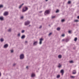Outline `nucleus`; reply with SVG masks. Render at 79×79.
I'll return each instance as SVG.
<instances>
[{
	"mask_svg": "<svg viewBox=\"0 0 79 79\" xmlns=\"http://www.w3.org/2000/svg\"><path fill=\"white\" fill-rule=\"evenodd\" d=\"M28 10V8L27 7H24L22 10V12H24Z\"/></svg>",
	"mask_w": 79,
	"mask_h": 79,
	"instance_id": "obj_1",
	"label": "nucleus"
},
{
	"mask_svg": "<svg viewBox=\"0 0 79 79\" xmlns=\"http://www.w3.org/2000/svg\"><path fill=\"white\" fill-rule=\"evenodd\" d=\"M30 23V22L29 21H27L25 23V25L26 26V25H28Z\"/></svg>",
	"mask_w": 79,
	"mask_h": 79,
	"instance_id": "obj_2",
	"label": "nucleus"
},
{
	"mask_svg": "<svg viewBox=\"0 0 79 79\" xmlns=\"http://www.w3.org/2000/svg\"><path fill=\"white\" fill-rule=\"evenodd\" d=\"M24 58V54H22L20 56V59H23Z\"/></svg>",
	"mask_w": 79,
	"mask_h": 79,
	"instance_id": "obj_3",
	"label": "nucleus"
},
{
	"mask_svg": "<svg viewBox=\"0 0 79 79\" xmlns=\"http://www.w3.org/2000/svg\"><path fill=\"white\" fill-rule=\"evenodd\" d=\"M4 16H7V15H8V12H5L4 14Z\"/></svg>",
	"mask_w": 79,
	"mask_h": 79,
	"instance_id": "obj_4",
	"label": "nucleus"
},
{
	"mask_svg": "<svg viewBox=\"0 0 79 79\" xmlns=\"http://www.w3.org/2000/svg\"><path fill=\"white\" fill-rule=\"evenodd\" d=\"M60 73L62 74V75L63 76L64 74V70H61L60 71Z\"/></svg>",
	"mask_w": 79,
	"mask_h": 79,
	"instance_id": "obj_5",
	"label": "nucleus"
},
{
	"mask_svg": "<svg viewBox=\"0 0 79 79\" xmlns=\"http://www.w3.org/2000/svg\"><path fill=\"white\" fill-rule=\"evenodd\" d=\"M40 44H42V41L43 40V39L41 38L40 40Z\"/></svg>",
	"mask_w": 79,
	"mask_h": 79,
	"instance_id": "obj_6",
	"label": "nucleus"
},
{
	"mask_svg": "<svg viewBox=\"0 0 79 79\" xmlns=\"http://www.w3.org/2000/svg\"><path fill=\"white\" fill-rule=\"evenodd\" d=\"M50 13V11L48 10H47L45 11V13L47 14H48Z\"/></svg>",
	"mask_w": 79,
	"mask_h": 79,
	"instance_id": "obj_7",
	"label": "nucleus"
},
{
	"mask_svg": "<svg viewBox=\"0 0 79 79\" xmlns=\"http://www.w3.org/2000/svg\"><path fill=\"white\" fill-rule=\"evenodd\" d=\"M76 73V70H73V74H75Z\"/></svg>",
	"mask_w": 79,
	"mask_h": 79,
	"instance_id": "obj_8",
	"label": "nucleus"
},
{
	"mask_svg": "<svg viewBox=\"0 0 79 79\" xmlns=\"http://www.w3.org/2000/svg\"><path fill=\"white\" fill-rule=\"evenodd\" d=\"M8 45L7 44H6L4 46V48H6V47H8Z\"/></svg>",
	"mask_w": 79,
	"mask_h": 79,
	"instance_id": "obj_9",
	"label": "nucleus"
},
{
	"mask_svg": "<svg viewBox=\"0 0 79 79\" xmlns=\"http://www.w3.org/2000/svg\"><path fill=\"white\" fill-rule=\"evenodd\" d=\"M0 19L1 20V21L3 20V17H0Z\"/></svg>",
	"mask_w": 79,
	"mask_h": 79,
	"instance_id": "obj_10",
	"label": "nucleus"
},
{
	"mask_svg": "<svg viewBox=\"0 0 79 79\" xmlns=\"http://www.w3.org/2000/svg\"><path fill=\"white\" fill-rule=\"evenodd\" d=\"M37 41H36L34 43V45H37Z\"/></svg>",
	"mask_w": 79,
	"mask_h": 79,
	"instance_id": "obj_11",
	"label": "nucleus"
},
{
	"mask_svg": "<svg viewBox=\"0 0 79 79\" xmlns=\"http://www.w3.org/2000/svg\"><path fill=\"white\" fill-rule=\"evenodd\" d=\"M35 76V74L34 73H33L31 74V77H34Z\"/></svg>",
	"mask_w": 79,
	"mask_h": 79,
	"instance_id": "obj_12",
	"label": "nucleus"
},
{
	"mask_svg": "<svg viewBox=\"0 0 79 79\" xmlns=\"http://www.w3.org/2000/svg\"><path fill=\"white\" fill-rule=\"evenodd\" d=\"M24 38H25V35H23L21 37L22 39H24Z\"/></svg>",
	"mask_w": 79,
	"mask_h": 79,
	"instance_id": "obj_13",
	"label": "nucleus"
},
{
	"mask_svg": "<svg viewBox=\"0 0 79 79\" xmlns=\"http://www.w3.org/2000/svg\"><path fill=\"white\" fill-rule=\"evenodd\" d=\"M23 5H24V4L23 3L22 4V5H20L19 6V8H21V7L22 6H23Z\"/></svg>",
	"mask_w": 79,
	"mask_h": 79,
	"instance_id": "obj_14",
	"label": "nucleus"
},
{
	"mask_svg": "<svg viewBox=\"0 0 79 79\" xmlns=\"http://www.w3.org/2000/svg\"><path fill=\"white\" fill-rule=\"evenodd\" d=\"M60 75H57L56 76L57 78H60Z\"/></svg>",
	"mask_w": 79,
	"mask_h": 79,
	"instance_id": "obj_15",
	"label": "nucleus"
},
{
	"mask_svg": "<svg viewBox=\"0 0 79 79\" xmlns=\"http://www.w3.org/2000/svg\"><path fill=\"white\" fill-rule=\"evenodd\" d=\"M1 42H3V38H1L0 39Z\"/></svg>",
	"mask_w": 79,
	"mask_h": 79,
	"instance_id": "obj_16",
	"label": "nucleus"
},
{
	"mask_svg": "<svg viewBox=\"0 0 79 79\" xmlns=\"http://www.w3.org/2000/svg\"><path fill=\"white\" fill-rule=\"evenodd\" d=\"M57 31H60V27H58L57 28Z\"/></svg>",
	"mask_w": 79,
	"mask_h": 79,
	"instance_id": "obj_17",
	"label": "nucleus"
},
{
	"mask_svg": "<svg viewBox=\"0 0 79 79\" xmlns=\"http://www.w3.org/2000/svg\"><path fill=\"white\" fill-rule=\"evenodd\" d=\"M77 38H75L74 39V41H77Z\"/></svg>",
	"mask_w": 79,
	"mask_h": 79,
	"instance_id": "obj_18",
	"label": "nucleus"
},
{
	"mask_svg": "<svg viewBox=\"0 0 79 79\" xmlns=\"http://www.w3.org/2000/svg\"><path fill=\"white\" fill-rule=\"evenodd\" d=\"M58 57H59V58H61V55H59Z\"/></svg>",
	"mask_w": 79,
	"mask_h": 79,
	"instance_id": "obj_19",
	"label": "nucleus"
},
{
	"mask_svg": "<svg viewBox=\"0 0 79 79\" xmlns=\"http://www.w3.org/2000/svg\"><path fill=\"white\" fill-rule=\"evenodd\" d=\"M61 66V65L60 64H59V65L58 66V67H59V68H60V67Z\"/></svg>",
	"mask_w": 79,
	"mask_h": 79,
	"instance_id": "obj_20",
	"label": "nucleus"
},
{
	"mask_svg": "<svg viewBox=\"0 0 79 79\" xmlns=\"http://www.w3.org/2000/svg\"><path fill=\"white\" fill-rule=\"evenodd\" d=\"M70 63H73V60H71V61H70Z\"/></svg>",
	"mask_w": 79,
	"mask_h": 79,
	"instance_id": "obj_21",
	"label": "nucleus"
},
{
	"mask_svg": "<svg viewBox=\"0 0 79 79\" xmlns=\"http://www.w3.org/2000/svg\"><path fill=\"white\" fill-rule=\"evenodd\" d=\"M3 5H0V8H3Z\"/></svg>",
	"mask_w": 79,
	"mask_h": 79,
	"instance_id": "obj_22",
	"label": "nucleus"
},
{
	"mask_svg": "<svg viewBox=\"0 0 79 79\" xmlns=\"http://www.w3.org/2000/svg\"><path fill=\"white\" fill-rule=\"evenodd\" d=\"M11 29H10L8 30V32H11Z\"/></svg>",
	"mask_w": 79,
	"mask_h": 79,
	"instance_id": "obj_23",
	"label": "nucleus"
},
{
	"mask_svg": "<svg viewBox=\"0 0 79 79\" xmlns=\"http://www.w3.org/2000/svg\"><path fill=\"white\" fill-rule=\"evenodd\" d=\"M55 18V16H52V19H53V18Z\"/></svg>",
	"mask_w": 79,
	"mask_h": 79,
	"instance_id": "obj_24",
	"label": "nucleus"
},
{
	"mask_svg": "<svg viewBox=\"0 0 79 79\" xmlns=\"http://www.w3.org/2000/svg\"><path fill=\"white\" fill-rule=\"evenodd\" d=\"M68 3H69V4H70V3H71V1H69L68 2Z\"/></svg>",
	"mask_w": 79,
	"mask_h": 79,
	"instance_id": "obj_25",
	"label": "nucleus"
},
{
	"mask_svg": "<svg viewBox=\"0 0 79 79\" xmlns=\"http://www.w3.org/2000/svg\"><path fill=\"white\" fill-rule=\"evenodd\" d=\"M24 30H22V33H24Z\"/></svg>",
	"mask_w": 79,
	"mask_h": 79,
	"instance_id": "obj_26",
	"label": "nucleus"
},
{
	"mask_svg": "<svg viewBox=\"0 0 79 79\" xmlns=\"http://www.w3.org/2000/svg\"><path fill=\"white\" fill-rule=\"evenodd\" d=\"M71 77L72 78H74V77H75L73 76H72Z\"/></svg>",
	"mask_w": 79,
	"mask_h": 79,
	"instance_id": "obj_27",
	"label": "nucleus"
},
{
	"mask_svg": "<svg viewBox=\"0 0 79 79\" xmlns=\"http://www.w3.org/2000/svg\"><path fill=\"white\" fill-rule=\"evenodd\" d=\"M59 12V10H57L56 11V13H58Z\"/></svg>",
	"mask_w": 79,
	"mask_h": 79,
	"instance_id": "obj_28",
	"label": "nucleus"
},
{
	"mask_svg": "<svg viewBox=\"0 0 79 79\" xmlns=\"http://www.w3.org/2000/svg\"><path fill=\"white\" fill-rule=\"evenodd\" d=\"M64 19H62L61 20V22H64Z\"/></svg>",
	"mask_w": 79,
	"mask_h": 79,
	"instance_id": "obj_29",
	"label": "nucleus"
},
{
	"mask_svg": "<svg viewBox=\"0 0 79 79\" xmlns=\"http://www.w3.org/2000/svg\"><path fill=\"white\" fill-rule=\"evenodd\" d=\"M75 22H78V20H75Z\"/></svg>",
	"mask_w": 79,
	"mask_h": 79,
	"instance_id": "obj_30",
	"label": "nucleus"
},
{
	"mask_svg": "<svg viewBox=\"0 0 79 79\" xmlns=\"http://www.w3.org/2000/svg\"><path fill=\"white\" fill-rule=\"evenodd\" d=\"M62 37H64V34H63L61 35Z\"/></svg>",
	"mask_w": 79,
	"mask_h": 79,
	"instance_id": "obj_31",
	"label": "nucleus"
},
{
	"mask_svg": "<svg viewBox=\"0 0 79 79\" xmlns=\"http://www.w3.org/2000/svg\"><path fill=\"white\" fill-rule=\"evenodd\" d=\"M52 35V33H50L49 34V35Z\"/></svg>",
	"mask_w": 79,
	"mask_h": 79,
	"instance_id": "obj_32",
	"label": "nucleus"
},
{
	"mask_svg": "<svg viewBox=\"0 0 79 79\" xmlns=\"http://www.w3.org/2000/svg\"><path fill=\"white\" fill-rule=\"evenodd\" d=\"M64 39H63L62 40V42H64Z\"/></svg>",
	"mask_w": 79,
	"mask_h": 79,
	"instance_id": "obj_33",
	"label": "nucleus"
},
{
	"mask_svg": "<svg viewBox=\"0 0 79 79\" xmlns=\"http://www.w3.org/2000/svg\"><path fill=\"white\" fill-rule=\"evenodd\" d=\"M71 31H69V33H71Z\"/></svg>",
	"mask_w": 79,
	"mask_h": 79,
	"instance_id": "obj_34",
	"label": "nucleus"
},
{
	"mask_svg": "<svg viewBox=\"0 0 79 79\" xmlns=\"http://www.w3.org/2000/svg\"><path fill=\"white\" fill-rule=\"evenodd\" d=\"M11 53H13V50H11Z\"/></svg>",
	"mask_w": 79,
	"mask_h": 79,
	"instance_id": "obj_35",
	"label": "nucleus"
},
{
	"mask_svg": "<svg viewBox=\"0 0 79 79\" xmlns=\"http://www.w3.org/2000/svg\"><path fill=\"white\" fill-rule=\"evenodd\" d=\"M18 36H20V34L19 33L18 35Z\"/></svg>",
	"mask_w": 79,
	"mask_h": 79,
	"instance_id": "obj_36",
	"label": "nucleus"
},
{
	"mask_svg": "<svg viewBox=\"0 0 79 79\" xmlns=\"http://www.w3.org/2000/svg\"><path fill=\"white\" fill-rule=\"evenodd\" d=\"M23 16L21 17V19H23Z\"/></svg>",
	"mask_w": 79,
	"mask_h": 79,
	"instance_id": "obj_37",
	"label": "nucleus"
},
{
	"mask_svg": "<svg viewBox=\"0 0 79 79\" xmlns=\"http://www.w3.org/2000/svg\"><path fill=\"white\" fill-rule=\"evenodd\" d=\"M16 64H13V66H15V65Z\"/></svg>",
	"mask_w": 79,
	"mask_h": 79,
	"instance_id": "obj_38",
	"label": "nucleus"
},
{
	"mask_svg": "<svg viewBox=\"0 0 79 79\" xmlns=\"http://www.w3.org/2000/svg\"><path fill=\"white\" fill-rule=\"evenodd\" d=\"M42 28V26H40V27H39L40 28Z\"/></svg>",
	"mask_w": 79,
	"mask_h": 79,
	"instance_id": "obj_39",
	"label": "nucleus"
},
{
	"mask_svg": "<svg viewBox=\"0 0 79 79\" xmlns=\"http://www.w3.org/2000/svg\"><path fill=\"white\" fill-rule=\"evenodd\" d=\"M77 18L78 19H79V16H78L77 17Z\"/></svg>",
	"mask_w": 79,
	"mask_h": 79,
	"instance_id": "obj_40",
	"label": "nucleus"
},
{
	"mask_svg": "<svg viewBox=\"0 0 79 79\" xmlns=\"http://www.w3.org/2000/svg\"><path fill=\"white\" fill-rule=\"evenodd\" d=\"M26 68H27V69L28 68V66H27Z\"/></svg>",
	"mask_w": 79,
	"mask_h": 79,
	"instance_id": "obj_41",
	"label": "nucleus"
},
{
	"mask_svg": "<svg viewBox=\"0 0 79 79\" xmlns=\"http://www.w3.org/2000/svg\"><path fill=\"white\" fill-rule=\"evenodd\" d=\"M42 11H41L39 12V13H42Z\"/></svg>",
	"mask_w": 79,
	"mask_h": 79,
	"instance_id": "obj_42",
	"label": "nucleus"
},
{
	"mask_svg": "<svg viewBox=\"0 0 79 79\" xmlns=\"http://www.w3.org/2000/svg\"><path fill=\"white\" fill-rule=\"evenodd\" d=\"M0 76H1V73L0 72Z\"/></svg>",
	"mask_w": 79,
	"mask_h": 79,
	"instance_id": "obj_43",
	"label": "nucleus"
},
{
	"mask_svg": "<svg viewBox=\"0 0 79 79\" xmlns=\"http://www.w3.org/2000/svg\"><path fill=\"white\" fill-rule=\"evenodd\" d=\"M48 0H46L45 1L46 2H47V1H48Z\"/></svg>",
	"mask_w": 79,
	"mask_h": 79,
	"instance_id": "obj_44",
	"label": "nucleus"
},
{
	"mask_svg": "<svg viewBox=\"0 0 79 79\" xmlns=\"http://www.w3.org/2000/svg\"><path fill=\"white\" fill-rule=\"evenodd\" d=\"M27 41H25L26 43H27Z\"/></svg>",
	"mask_w": 79,
	"mask_h": 79,
	"instance_id": "obj_45",
	"label": "nucleus"
}]
</instances>
